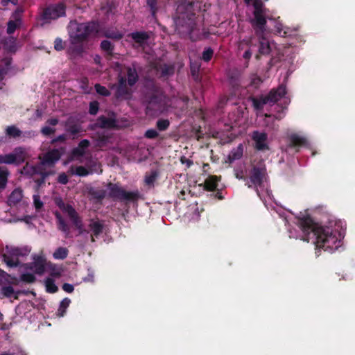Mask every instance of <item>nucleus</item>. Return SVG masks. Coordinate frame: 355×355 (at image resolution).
Masks as SVG:
<instances>
[{"mask_svg":"<svg viewBox=\"0 0 355 355\" xmlns=\"http://www.w3.org/2000/svg\"><path fill=\"white\" fill-rule=\"evenodd\" d=\"M69 250L67 248L59 247L53 252V258L55 259L63 260L67 257Z\"/></svg>","mask_w":355,"mask_h":355,"instance_id":"obj_35","label":"nucleus"},{"mask_svg":"<svg viewBox=\"0 0 355 355\" xmlns=\"http://www.w3.org/2000/svg\"><path fill=\"white\" fill-rule=\"evenodd\" d=\"M170 122L168 119H161L157 120L156 127L159 131H165L168 128Z\"/></svg>","mask_w":355,"mask_h":355,"instance_id":"obj_44","label":"nucleus"},{"mask_svg":"<svg viewBox=\"0 0 355 355\" xmlns=\"http://www.w3.org/2000/svg\"><path fill=\"white\" fill-rule=\"evenodd\" d=\"M20 293H22V291H15L11 286H5L0 289V298H10L12 297L15 300H18Z\"/></svg>","mask_w":355,"mask_h":355,"instance_id":"obj_20","label":"nucleus"},{"mask_svg":"<svg viewBox=\"0 0 355 355\" xmlns=\"http://www.w3.org/2000/svg\"><path fill=\"white\" fill-rule=\"evenodd\" d=\"M191 73L193 78L196 81H200V77H199V73H198V68H196L193 67H191Z\"/></svg>","mask_w":355,"mask_h":355,"instance_id":"obj_62","label":"nucleus"},{"mask_svg":"<svg viewBox=\"0 0 355 355\" xmlns=\"http://www.w3.org/2000/svg\"><path fill=\"white\" fill-rule=\"evenodd\" d=\"M15 20H9L8 22L7 23L6 32L9 35H11L15 33V31H16V29L19 25L17 24V22H19V23L20 22L19 19H17L16 17H15Z\"/></svg>","mask_w":355,"mask_h":355,"instance_id":"obj_42","label":"nucleus"},{"mask_svg":"<svg viewBox=\"0 0 355 355\" xmlns=\"http://www.w3.org/2000/svg\"><path fill=\"white\" fill-rule=\"evenodd\" d=\"M11 64V60H7L6 62V67H3L0 69V81L4 78V76L8 73V69H9Z\"/></svg>","mask_w":355,"mask_h":355,"instance_id":"obj_54","label":"nucleus"},{"mask_svg":"<svg viewBox=\"0 0 355 355\" xmlns=\"http://www.w3.org/2000/svg\"><path fill=\"white\" fill-rule=\"evenodd\" d=\"M285 110H286V105L281 107V110H279L276 114L273 115L275 119L281 120L284 116Z\"/></svg>","mask_w":355,"mask_h":355,"instance_id":"obj_61","label":"nucleus"},{"mask_svg":"<svg viewBox=\"0 0 355 355\" xmlns=\"http://www.w3.org/2000/svg\"><path fill=\"white\" fill-rule=\"evenodd\" d=\"M298 225L303 233L302 239L306 242L312 240L317 248L333 252L340 246L338 232L330 227L319 225L309 215L299 217Z\"/></svg>","mask_w":355,"mask_h":355,"instance_id":"obj_2","label":"nucleus"},{"mask_svg":"<svg viewBox=\"0 0 355 355\" xmlns=\"http://www.w3.org/2000/svg\"><path fill=\"white\" fill-rule=\"evenodd\" d=\"M67 214L76 228L78 230L80 234L83 233H89L88 230L84 229L83 220L74 208L71 210H69V213Z\"/></svg>","mask_w":355,"mask_h":355,"instance_id":"obj_16","label":"nucleus"},{"mask_svg":"<svg viewBox=\"0 0 355 355\" xmlns=\"http://www.w3.org/2000/svg\"><path fill=\"white\" fill-rule=\"evenodd\" d=\"M89 145L90 142L88 139H83L79 142L77 147L85 153V150L89 146Z\"/></svg>","mask_w":355,"mask_h":355,"instance_id":"obj_59","label":"nucleus"},{"mask_svg":"<svg viewBox=\"0 0 355 355\" xmlns=\"http://www.w3.org/2000/svg\"><path fill=\"white\" fill-rule=\"evenodd\" d=\"M85 152L80 150L78 147L73 148L71 153V157L72 159H78V158L83 157L85 155Z\"/></svg>","mask_w":355,"mask_h":355,"instance_id":"obj_52","label":"nucleus"},{"mask_svg":"<svg viewBox=\"0 0 355 355\" xmlns=\"http://www.w3.org/2000/svg\"><path fill=\"white\" fill-rule=\"evenodd\" d=\"M259 37V54L256 55L257 59H259V55H268L271 51V47L268 41L261 36Z\"/></svg>","mask_w":355,"mask_h":355,"instance_id":"obj_21","label":"nucleus"},{"mask_svg":"<svg viewBox=\"0 0 355 355\" xmlns=\"http://www.w3.org/2000/svg\"><path fill=\"white\" fill-rule=\"evenodd\" d=\"M159 175L157 171H152L149 175L145 176V182L148 186H152Z\"/></svg>","mask_w":355,"mask_h":355,"instance_id":"obj_41","label":"nucleus"},{"mask_svg":"<svg viewBox=\"0 0 355 355\" xmlns=\"http://www.w3.org/2000/svg\"><path fill=\"white\" fill-rule=\"evenodd\" d=\"M242 42L245 43L249 47V49L244 52L243 57L245 60H250L252 54V48L256 46V44H254V39L250 37L248 40H243Z\"/></svg>","mask_w":355,"mask_h":355,"instance_id":"obj_34","label":"nucleus"},{"mask_svg":"<svg viewBox=\"0 0 355 355\" xmlns=\"http://www.w3.org/2000/svg\"><path fill=\"white\" fill-rule=\"evenodd\" d=\"M128 37H130L139 46H143L150 38L149 34L145 31L132 32L128 34Z\"/></svg>","mask_w":355,"mask_h":355,"instance_id":"obj_19","label":"nucleus"},{"mask_svg":"<svg viewBox=\"0 0 355 355\" xmlns=\"http://www.w3.org/2000/svg\"><path fill=\"white\" fill-rule=\"evenodd\" d=\"M55 215L58 222V230L65 233L67 236L70 232L69 225L60 213L56 212Z\"/></svg>","mask_w":355,"mask_h":355,"instance_id":"obj_28","label":"nucleus"},{"mask_svg":"<svg viewBox=\"0 0 355 355\" xmlns=\"http://www.w3.org/2000/svg\"><path fill=\"white\" fill-rule=\"evenodd\" d=\"M251 101L254 108L257 110H262L265 105L268 104L264 95H261L259 97H252Z\"/></svg>","mask_w":355,"mask_h":355,"instance_id":"obj_30","label":"nucleus"},{"mask_svg":"<svg viewBox=\"0 0 355 355\" xmlns=\"http://www.w3.org/2000/svg\"><path fill=\"white\" fill-rule=\"evenodd\" d=\"M20 279L24 282L31 284L35 282L36 277L33 274L26 272L21 275Z\"/></svg>","mask_w":355,"mask_h":355,"instance_id":"obj_50","label":"nucleus"},{"mask_svg":"<svg viewBox=\"0 0 355 355\" xmlns=\"http://www.w3.org/2000/svg\"><path fill=\"white\" fill-rule=\"evenodd\" d=\"M180 162L182 164L185 165L187 168H190L193 164V160L186 157L185 156H181Z\"/></svg>","mask_w":355,"mask_h":355,"instance_id":"obj_56","label":"nucleus"},{"mask_svg":"<svg viewBox=\"0 0 355 355\" xmlns=\"http://www.w3.org/2000/svg\"><path fill=\"white\" fill-rule=\"evenodd\" d=\"M67 139V136L64 134L60 135L57 137L54 138L51 141V144H55L57 142H64Z\"/></svg>","mask_w":355,"mask_h":355,"instance_id":"obj_63","label":"nucleus"},{"mask_svg":"<svg viewBox=\"0 0 355 355\" xmlns=\"http://www.w3.org/2000/svg\"><path fill=\"white\" fill-rule=\"evenodd\" d=\"M62 289L67 292V293H72L74 290V287L72 284H68V283H64L62 285Z\"/></svg>","mask_w":355,"mask_h":355,"instance_id":"obj_64","label":"nucleus"},{"mask_svg":"<svg viewBox=\"0 0 355 355\" xmlns=\"http://www.w3.org/2000/svg\"><path fill=\"white\" fill-rule=\"evenodd\" d=\"M66 130L71 135H76L80 132L81 128L80 125L71 123L70 119H68L66 123Z\"/></svg>","mask_w":355,"mask_h":355,"instance_id":"obj_37","label":"nucleus"},{"mask_svg":"<svg viewBox=\"0 0 355 355\" xmlns=\"http://www.w3.org/2000/svg\"><path fill=\"white\" fill-rule=\"evenodd\" d=\"M252 139L254 142V148L257 150H266L269 149L267 144L268 135L266 132H261L255 130L252 132Z\"/></svg>","mask_w":355,"mask_h":355,"instance_id":"obj_12","label":"nucleus"},{"mask_svg":"<svg viewBox=\"0 0 355 355\" xmlns=\"http://www.w3.org/2000/svg\"><path fill=\"white\" fill-rule=\"evenodd\" d=\"M45 286L46 292L49 293H55L58 291V288L55 285L54 279L51 278H47L46 279Z\"/></svg>","mask_w":355,"mask_h":355,"instance_id":"obj_38","label":"nucleus"},{"mask_svg":"<svg viewBox=\"0 0 355 355\" xmlns=\"http://www.w3.org/2000/svg\"><path fill=\"white\" fill-rule=\"evenodd\" d=\"M58 182L62 184H66L69 182L68 176L65 173H61L58 177Z\"/></svg>","mask_w":355,"mask_h":355,"instance_id":"obj_60","label":"nucleus"},{"mask_svg":"<svg viewBox=\"0 0 355 355\" xmlns=\"http://www.w3.org/2000/svg\"><path fill=\"white\" fill-rule=\"evenodd\" d=\"M174 19L175 31L182 37H189L192 42L207 37V33L196 23L197 17L202 11L201 1L197 0H177Z\"/></svg>","mask_w":355,"mask_h":355,"instance_id":"obj_1","label":"nucleus"},{"mask_svg":"<svg viewBox=\"0 0 355 355\" xmlns=\"http://www.w3.org/2000/svg\"><path fill=\"white\" fill-rule=\"evenodd\" d=\"M96 31V26L94 22L76 24L75 31L70 33V37L73 44L80 43L87 37Z\"/></svg>","mask_w":355,"mask_h":355,"instance_id":"obj_6","label":"nucleus"},{"mask_svg":"<svg viewBox=\"0 0 355 355\" xmlns=\"http://www.w3.org/2000/svg\"><path fill=\"white\" fill-rule=\"evenodd\" d=\"M228 78L230 83L233 86L239 85V73L236 70H232L228 73Z\"/></svg>","mask_w":355,"mask_h":355,"instance_id":"obj_39","label":"nucleus"},{"mask_svg":"<svg viewBox=\"0 0 355 355\" xmlns=\"http://www.w3.org/2000/svg\"><path fill=\"white\" fill-rule=\"evenodd\" d=\"M96 125L102 129L118 130L121 128L117 114L113 111L107 112V116L101 115L96 119Z\"/></svg>","mask_w":355,"mask_h":355,"instance_id":"obj_9","label":"nucleus"},{"mask_svg":"<svg viewBox=\"0 0 355 355\" xmlns=\"http://www.w3.org/2000/svg\"><path fill=\"white\" fill-rule=\"evenodd\" d=\"M25 161L24 151L22 148L15 149V153L0 155V164H20Z\"/></svg>","mask_w":355,"mask_h":355,"instance_id":"obj_10","label":"nucleus"},{"mask_svg":"<svg viewBox=\"0 0 355 355\" xmlns=\"http://www.w3.org/2000/svg\"><path fill=\"white\" fill-rule=\"evenodd\" d=\"M54 49L55 50L60 51L64 49V44L60 37L55 38L54 41Z\"/></svg>","mask_w":355,"mask_h":355,"instance_id":"obj_55","label":"nucleus"},{"mask_svg":"<svg viewBox=\"0 0 355 355\" xmlns=\"http://www.w3.org/2000/svg\"><path fill=\"white\" fill-rule=\"evenodd\" d=\"M55 132V129L50 128L49 126L42 127L41 129V132L44 136H49L51 135L54 134Z\"/></svg>","mask_w":355,"mask_h":355,"instance_id":"obj_57","label":"nucleus"},{"mask_svg":"<svg viewBox=\"0 0 355 355\" xmlns=\"http://www.w3.org/2000/svg\"><path fill=\"white\" fill-rule=\"evenodd\" d=\"M289 146L292 148H300L306 146L308 144L306 139L297 134H293L289 137Z\"/></svg>","mask_w":355,"mask_h":355,"instance_id":"obj_22","label":"nucleus"},{"mask_svg":"<svg viewBox=\"0 0 355 355\" xmlns=\"http://www.w3.org/2000/svg\"><path fill=\"white\" fill-rule=\"evenodd\" d=\"M94 87L96 92L103 96L107 97L109 96L111 94L110 92L105 86H103L98 83L96 84Z\"/></svg>","mask_w":355,"mask_h":355,"instance_id":"obj_48","label":"nucleus"},{"mask_svg":"<svg viewBox=\"0 0 355 355\" xmlns=\"http://www.w3.org/2000/svg\"><path fill=\"white\" fill-rule=\"evenodd\" d=\"M20 173L22 175L32 177L34 175L40 173V166L36 165H31L29 163H26L25 166L21 169Z\"/></svg>","mask_w":355,"mask_h":355,"instance_id":"obj_26","label":"nucleus"},{"mask_svg":"<svg viewBox=\"0 0 355 355\" xmlns=\"http://www.w3.org/2000/svg\"><path fill=\"white\" fill-rule=\"evenodd\" d=\"M102 33L104 37L115 41L121 40L124 36V33L116 27L105 28L103 30Z\"/></svg>","mask_w":355,"mask_h":355,"instance_id":"obj_17","label":"nucleus"},{"mask_svg":"<svg viewBox=\"0 0 355 355\" xmlns=\"http://www.w3.org/2000/svg\"><path fill=\"white\" fill-rule=\"evenodd\" d=\"M56 205L64 212L67 214L69 213V210L73 209V207L69 204H65L62 199H58L55 201Z\"/></svg>","mask_w":355,"mask_h":355,"instance_id":"obj_47","label":"nucleus"},{"mask_svg":"<svg viewBox=\"0 0 355 355\" xmlns=\"http://www.w3.org/2000/svg\"><path fill=\"white\" fill-rule=\"evenodd\" d=\"M286 94V86L281 85L277 89H271L267 95H265V97L268 104H275Z\"/></svg>","mask_w":355,"mask_h":355,"instance_id":"obj_13","label":"nucleus"},{"mask_svg":"<svg viewBox=\"0 0 355 355\" xmlns=\"http://www.w3.org/2000/svg\"><path fill=\"white\" fill-rule=\"evenodd\" d=\"M90 231L92 232L91 234V241L95 242V239L98 238L99 236L103 233L104 229V224L102 221L99 220L90 219L89 223L88 225Z\"/></svg>","mask_w":355,"mask_h":355,"instance_id":"obj_14","label":"nucleus"},{"mask_svg":"<svg viewBox=\"0 0 355 355\" xmlns=\"http://www.w3.org/2000/svg\"><path fill=\"white\" fill-rule=\"evenodd\" d=\"M243 153V146L242 144H240L236 148H233L228 155V161L230 163H232L236 160L240 159Z\"/></svg>","mask_w":355,"mask_h":355,"instance_id":"obj_24","label":"nucleus"},{"mask_svg":"<svg viewBox=\"0 0 355 355\" xmlns=\"http://www.w3.org/2000/svg\"><path fill=\"white\" fill-rule=\"evenodd\" d=\"M23 197L22 191L19 189H15L8 197L10 205H15L19 202Z\"/></svg>","mask_w":355,"mask_h":355,"instance_id":"obj_29","label":"nucleus"},{"mask_svg":"<svg viewBox=\"0 0 355 355\" xmlns=\"http://www.w3.org/2000/svg\"><path fill=\"white\" fill-rule=\"evenodd\" d=\"M64 148H54L47 151L42 159V164L49 166H53L62 155Z\"/></svg>","mask_w":355,"mask_h":355,"instance_id":"obj_11","label":"nucleus"},{"mask_svg":"<svg viewBox=\"0 0 355 355\" xmlns=\"http://www.w3.org/2000/svg\"><path fill=\"white\" fill-rule=\"evenodd\" d=\"M137 64L133 62L130 66L125 67L127 81L130 87H133L139 80V75L137 71Z\"/></svg>","mask_w":355,"mask_h":355,"instance_id":"obj_15","label":"nucleus"},{"mask_svg":"<svg viewBox=\"0 0 355 355\" xmlns=\"http://www.w3.org/2000/svg\"><path fill=\"white\" fill-rule=\"evenodd\" d=\"M162 98L157 94H152L149 96L148 104L146 105V113L148 114L150 110H159L161 108Z\"/></svg>","mask_w":355,"mask_h":355,"instance_id":"obj_18","label":"nucleus"},{"mask_svg":"<svg viewBox=\"0 0 355 355\" xmlns=\"http://www.w3.org/2000/svg\"><path fill=\"white\" fill-rule=\"evenodd\" d=\"M31 250L28 247L6 246L3 251L2 257L6 265L9 267H17L19 265V257L27 256Z\"/></svg>","mask_w":355,"mask_h":355,"instance_id":"obj_4","label":"nucleus"},{"mask_svg":"<svg viewBox=\"0 0 355 355\" xmlns=\"http://www.w3.org/2000/svg\"><path fill=\"white\" fill-rule=\"evenodd\" d=\"M127 85H117L116 96L117 98H129L132 95L131 89Z\"/></svg>","mask_w":355,"mask_h":355,"instance_id":"obj_27","label":"nucleus"},{"mask_svg":"<svg viewBox=\"0 0 355 355\" xmlns=\"http://www.w3.org/2000/svg\"><path fill=\"white\" fill-rule=\"evenodd\" d=\"M220 178L216 175H209L204 182V189L209 191H214L218 187Z\"/></svg>","mask_w":355,"mask_h":355,"instance_id":"obj_23","label":"nucleus"},{"mask_svg":"<svg viewBox=\"0 0 355 355\" xmlns=\"http://www.w3.org/2000/svg\"><path fill=\"white\" fill-rule=\"evenodd\" d=\"M174 73V67L171 65L164 64L161 69V75L163 77L169 76Z\"/></svg>","mask_w":355,"mask_h":355,"instance_id":"obj_49","label":"nucleus"},{"mask_svg":"<svg viewBox=\"0 0 355 355\" xmlns=\"http://www.w3.org/2000/svg\"><path fill=\"white\" fill-rule=\"evenodd\" d=\"M253 6L254 8L253 11L254 18L251 20V24L254 30L255 34L257 36H261L266 31L267 23L266 18L264 15L263 3L261 2L255 1Z\"/></svg>","mask_w":355,"mask_h":355,"instance_id":"obj_5","label":"nucleus"},{"mask_svg":"<svg viewBox=\"0 0 355 355\" xmlns=\"http://www.w3.org/2000/svg\"><path fill=\"white\" fill-rule=\"evenodd\" d=\"M102 51H105L108 56H113L114 45L109 40H105L100 44Z\"/></svg>","mask_w":355,"mask_h":355,"instance_id":"obj_31","label":"nucleus"},{"mask_svg":"<svg viewBox=\"0 0 355 355\" xmlns=\"http://www.w3.org/2000/svg\"><path fill=\"white\" fill-rule=\"evenodd\" d=\"M92 173V171L86 168L85 166H83L76 167L75 171L73 172V173L80 177L87 176L89 174H91Z\"/></svg>","mask_w":355,"mask_h":355,"instance_id":"obj_46","label":"nucleus"},{"mask_svg":"<svg viewBox=\"0 0 355 355\" xmlns=\"http://www.w3.org/2000/svg\"><path fill=\"white\" fill-rule=\"evenodd\" d=\"M89 195L94 199L101 201L106 196V191L103 189H91Z\"/></svg>","mask_w":355,"mask_h":355,"instance_id":"obj_33","label":"nucleus"},{"mask_svg":"<svg viewBox=\"0 0 355 355\" xmlns=\"http://www.w3.org/2000/svg\"><path fill=\"white\" fill-rule=\"evenodd\" d=\"M66 6L62 3L51 4L43 9L41 19L44 23H50L60 17L65 15Z\"/></svg>","mask_w":355,"mask_h":355,"instance_id":"obj_8","label":"nucleus"},{"mask_svg":"<svg viewBox=\"0 0 355 355\" xmlns=\"http://www.w3.org/2000/svg\"><path fill=\"white\" fill-rule=\"evenodd\" d=\"M158 136L159 134L155 129H148L144 133V137L150 139H156Z\"/></svg>","mask_w":355,"mask_h":355,"instance_id":"obj_53","label":"nucleus"},{"mask_svg":"<svg viewBox=\"0 0 355 355\" xmlns=\"http://www.w3.org/2000/svg\"><path fill=\"white\" fill-rule=\"evenodd\" d=\"M99 110V103L96 101H94L89 103V113L91 115H96Z\"/></svg>","mask_w":355,"mask_h":355,"instance_id":"obj_51","label":"nucleus"},{"mask_svg":"<svg viewBox=\"0 0 355 355\" xmlns=\"http://www.w3.org/2000/svg\"><path fill=\"white\" fill-rule=\"evenodd\" d=\"M33 202L37 210L41 209L43 207V202L40 200V196L38 195L33 196Z\"/></svg>","mask_w":355,"mask_h":355,"instance_id":"obj_58","label":"nucleus"},{"mask_svg":"<svg viewBox=\"0 0 355 355\" xmlns=\"http://www.w3.org/2000/svg\"><path fill=\"white\" fill-rule=\"evenodd\" d=\"M214 55V50L211 47H207L202 53L201 59L206 62H209Z\"/></svg>","mask_w":355,"mask_h":355,"instance_id":"obj_43","label":"nucleus"},{"mask_svg":"<svg viewBox=\"0 0 355 355\" xmlns=\"http://www.w3.org/2000/svg\"><path fill=\"white\" fill-rule=\"evenodd\" d=\"M266 175V168L264 164L253 165L249 173V180L251 184L248 182L246 185L248 188L254 187L256 192L259 194L258 187L262 185Z\"/></svg>","mask_w":355,"mask_h":355,"instance_id":"obj_7","label":"nucleus"},{"mask_svg":"<svg viewBox=\"0 0 355 355\" xmlns=\"http://www.w3.org/2000/svg\"><path fill=\"white\" fill-rule=\"evenodd\" d=\"M6 132L8 136L12 138L18 137L21 134V131L15 125L8 126Z\"/></svg>","mask_w":355,"mask_h":355,"instance_id":"obj_40","label":"nucleus"},{"mask_svg":"<svg viewBox=\"0 0 355 355\" xmlns=\"http://www.w3.org/2000/svg\"><path fill=\"white\" fill-rule=\"evenodd\" d=\"M107 188L109 190V198L114 200L135 202H137L140 198V193L137 190L134 191H126L119 183L109 182L107 184Z\"/></svg>","mask_w":355,"mask_h":355,"instance_id":"obj_3","label":"nucleus"},{"mask_svg":"<svg viewBox=\"0 0 355 355\" xmlns=\"http://www.w3.org/2000/svg\"><path fill=\"white\" fill-rule=\"evenodd\" d=\"M44 261V259L42 257H37L31 263L33 266L31 267V269H34L35 272L39 275L42 274L45 270Z\"/></svg>","mask_w":355,"mask_h":355,"instance_id":"obj_25","label":"nucleus"},{"mask_svg":"<svg viewBox=\"0 0 355 355\" xmlns=\"http://www.w3.org/2000/svg\"><path fill=\"white\" fill-rule=\"evenodd\" d=\"M71 304V300L68 297L64 298L60 304L57 311V315L59 317H63L67 311V308Z\"/></svg>","mask_w":355,"mask_h":355,"instance_id":"obj_32","label":"nucleus"},{"mask_svg":"<svg viewBox=\"0 0 355 355\" xmlns=\"http://www.w3.org/2000/svg\"><path fill=\"white\" fill-rule=\"evenodd\" d=\"M158 1L159 0H146V5L148 7L150 15L153 18L156 17L157 13L159 10Z\"/></svg>","mask_w":355,"mask_h":355,"instance_id":"obj_36","label":"nucleus"},{"mask_svg":"<svg viewBox=\"0 0 355 355\" xmlns=\"http://www.w3.org/2000/svg\"><path fill=\"white\" fill-rule=\"evenodd\" d=\"M9 173L7 170H1L0 168V189H4L8 182Z\"/></svg>","mask_w":355,"mask_h":355,"instance_id":"obj_45","label":"nucleus"}]
</instances>
